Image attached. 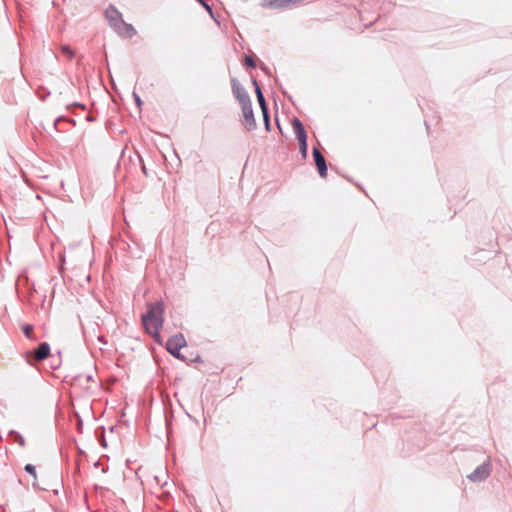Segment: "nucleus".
<instances>
[{
	"label": "nucleus",
	"instance_id": "f257e3e1",
	"mask_svg": "<svg viewBox=\"0 0 512 512\" xmlns=\"http://www.w3.org/2000/svg\"><path fill=\"white\" fill-rule=\"evenodd\" d=\"M164 307L162 302L149 303L147 305V311L142 315L141 320L145 327V330L154 336L156 341H159L160 337L159 330L163 326L164 318Z\"/></svg>",
	"mask_w": 512,
	"mask_h": 512
},
{
	"label": "nucleus",
	"instance_id": "f03ea898",
	"mask_svg": "<svg viewBox=\"0 0 512 512\" xmlns=\"http://www.w3.org/2000/svg\"><path fill=\"white\" fill-rule=\"evenodd\" d=\"M187 345L186 339L182 333L171 336L166 342V350L175 358L185 360L180 350Z\"/></svg>",
	"mask_w": 512,
	"mask_h": 512
},
{
	"label": "nucleus",
	"instance_id": "7ed1b4c3",
	"mask_svg": "<svg viewBox=\"0 0 512 512\" xmlns=\"http://www.w3.org/2000/svg\"><path fill=\"white\" fill-rule=\"evenodd\" d=\"M50 355V345L42 342L35 350H29L25 353L26 361L29 365H33L34 361L40 362Z\"/></svg>",
	"mask_w": 512,
	"mask_h": 512
},
{
	"label": "nucleus",
	"instance_id": "20e7f679",
	"mask_svg": "<svg viewBox=\"0 0 512 512\" xmlns=\"http://www.w3.org/2000/svg\"><path fill=\"white\" fill-rule=\"evenodd\" d=\"M492 471V463L490 458L484 461L481 465L476 467L472 473L467 475V478L471 482H482L486 480Z\"/></svg>",
	"mask_w": 512,
	"mask_h": 512
},
{
	"label": "nucleus",
	"instance_id": "39448f33",
	"mask_svg": "<svg viewBox=\"0 0 512 512\" xmlns=\"http://www.w3.org/2000/svg\"><path fill=\"white\" fill-rule=\"evenodd\" d=\"M105 16L108 20V23L110 27L116 31L117 28H119L120 24L123 21L121 12L114 6L109 5L107 9L105 10Z\"/></svg>",
	"mask_w": 512,
	"mask_h": 512
},
{
	"label": "nucleus",
	"instance_id": "423d86ee",
	"mask_svg": "<svg viewBox=\"0 0 512 512\" xmlns=\"http://www.w3.org/2000/svg\"><path fill=\"white\" fill-rule=\"evenodd\" d=\"M243 118L245 120V127L248 131H252L256 128V120L254 118V112L252 108V102L241 105Z\"/></svg>",
	"mask_w": 512,
	"mask_h": 512
},
{
	"label": "nucleus",
	"instance_id": "0eeeda50",
	"mask_svg": "<svg viewBox=\"0 0 512 512\" xmlns=\"http://www.w3.org/2000/svg\"><path fill=\"white\" fill-rule=\"evenodd\" d=\"M232 84V92L234 96L239 101L240 105H243L245 103H248L251 101V98L248 94V92L245 90V88L239 83V81L236 78H233L231 80Z\"/></svg>",
	"mask_w": 512,
	"mask_h": 512
},
{
	"label": "nucleus",
	"instance_id": "6e6552de",
	"mask_svg": "<svg viewBox=\"0 0 512 512\" xmlns=\"http://www.w3.org/2000/svg\"><path fill=\"white\" fill-rule=\"evenodd\" d=\"M312 154H313V158L315 161V165L318 169L319 175L322 178L326 177L327 176V164H326V160H325L324 156L322 155L320 150L316 147L313 148Z\"/></svg>",
	"mask_w": 512,
	"mask_h": 512
},
{
	"label": "nucleus",
	"instance_id": "1a4fd4ad",
	"mask_svg": "<svg viewBox=\"0 0 512 512\" xmlns=\"http://www.w3.org/2000/svg\"><path fill=\"white\" fill-rule=\"evenodd\" d=\"M257 100L263 114L265 127L268 131H270L269 110L261 88H257Z\"/></svg>",
	"mask_w": 512,
	"mask_h": 512
},
{
	"label": "nucleus",
	"instance_id": "9d476101",
	"mask_svg": "<svg viewBox=\"0 0 512 512\" xmlns=\"http://www.w3.org/2000/svg\"><path fill=\"white\" fill-rule=\"evenodd\" d=\"M292 126L296 134L298 142H304L307 140V133L305 131L303 123L296 117L292 119Z\"/></svg>",
	"mask_w": 512,
	"mask_h": 512
},
{
	"label": "nucleus",
	"instance_id": "9b49d317",
	"mask_svg": "<svg viewBox=\"0 0 512 512\" xmlns=\"http://www.w3.org/2000/svg\"><path fill=\"white\" fill-rule=\"evenodd\" d=\"M115 32L123 38H132L136 34L135 28L131 24L126 23L124 20Z\"/></svg>",
	"mask_w": 512,
	"mask_h": 512
},
{
	"label": "nucleus",
	"instance_id": "f8f14e48",
	"mask_svg": "<svg viewBox=\"0 0 512 512\" xmlns=\"http://www.w3.org/2000/svg\"><path fill=\"white\" fill-rule=\"evenodd\" d=\"M291 1L292 0H268L265 5L272 8H284L288 6Z\"/></svg>",
	"mask_w": 512,
	"mask_h": 512
},
{
	"label": "nucleus",
	"instance_id": "ddd939ff",
	"mask_svg": "<svg viewBox=\"0 0 512 512\" xmlns=\"http://www.w3.org/2000/svg\"><path fill=\"white\" fill-rule=\"evenodd\" d=\"M9 434L13 437L14 441L17 442L20 446H25V439L19 432L11 430Z\"/></svg>",
	"mask_w": 512,
	"mask_h": 512
},
{
	"label": "nucleus",
	"instance_id": "4468645a",
	"mask_svg": "<svg viewBox=\"0 0 512 512\" xmlns=\"http://www.w3.org/2000/svg\"><path fill=\"white\" fill-rule=\"evenodd\" d=\"M61 52L66 55L69 59H72L75 56V52L68 45H62L60 47Z\"/></svg>",
	"mask_w": 512,
	"mask_h": 512
},
{
	"label": "nucleus",
	"instance_id": "2eb2a0df",
	"mask_svg": "<svg viewBox=\"0 0 512 512\" xmlns=\"http://www.w3.org/2000/svg\"><path fill=\"white\" fill-rule=\"evenodd\" d=\"M298 143H299L300 154H301L303 159H306L307 158V153H308L307 140L304 141V142L302 141V142H298Z\"/></svg>",
	"mask_w": 512,
	"mask_h": 512
},
{
	"label": "nucleus",
	"instance_id": "dca6fc26",
	"mask_svg": "<svg viewBox=\"0 0 512 512\" xmlns=\"http://www.w3.org/2000/svg\"><path fill=\"white\" fill-rule=\"evenodd\" d=\"M24 470L29 473L31 476H33L34 478H36V468L34 465L32 464H26L25 467H24Z\"/></svg>",
	"mask_w": 512,
	"mask_h": 512
},
{
	"label": "nucleus",
	"instance_id": "f3484780",
	"mask_svg": "<svg viewBox=\"0 0 512 512\" xmlns=\"http://www.w3.org/2000/svg\"><path fill=\"white\" fill-rule=\"evenodd\" d=\"M32 331H33V326L32 325H25L23 327V333L24 335L28 338V339H32Z\"/></svg>",
	"mask_w": 512,
	"mask_h": 512
},
{
	"label": "nucleus",
	"instance_id": "a211bd4d",
	"mask_svg": "<svg viewBox=\"0 0 512 512\" xmlns=\"http://www.w3.org/2000/svg\"><path fill=\"white\" fill-rule=\"evenodd\" d=\"M197 1L207 10L211 17H214L212 7L209 4H207L204 0Z\"/></svg>",
	"mask_w": 512,
	"mask_h": 512
},
{
	"label": "nucleus",
	"instance_id": "6ab92c4d",
	"mask_svg": "<svg viewBox=\"0 0 512 512\" xmlns=\"http://www.w3.org/2000/svg\"><path fill=\"white\" fill-rule=\"evenodd\" d=\"M245 64L250 68L256 67V62L251 56H245Z\"/></svg>",
	"mask_w": 512,
	"mask_h": 512
},
{
	"label": "nucleus",
	"instance_id": "aec40b11",
	"mask_svg": "<svg viewBox=\"0 0 512 512\" xmlns=\"http://www.w3.org/2000/svg\"><path fill=\"white\" fill-rule=\"evenodd\" d=\"M133 98H134L137 106L140 108L142 106V104H143L140 96L136 92H133Z\"/></svg>",
	"mask_w": 512,
	"mask_h": 512
},
{
	"label": "nucleus",
	"instance_id": "412c9836",
	"mask_svg": "<svg viewBox=\"0 0 512 512\" xmlns=\"http://www.w3.org/2000/svg\"><path fill=\"white\" fill-rule=\"evenodd\" d=\"M252 82H253V86L255 87V92L257 93V88H260L258 85V82L255 79H253Z\"/></svg>",
	"mask_w": 512,
	"mask_h": 512
},
{
	"label": "nucleus",
	"instance_id": "4be33fe9",
	"mask_svg": "<svg viewBox=\"0 0 512 512\" xmlns=\"http://www.w3.org/2000/svg\"><path fill=\"white\" fill-rule=\"evenodd\" d=\"M86 379H87V381H92L93 377H92V375H87Z\"/></svg>",
	"mask_w": 512,
	"mask_h": 512
},
{
	"label": "nucleus",
	"instance_id": "5701e85b",
	"mask_svg": "<svg viewBox=\"0 0 512 512\" xmlns=\"http://www.w3.org/2000/svg\"><path fill=\"white\" fill-rule=\"evenodd\" d=\"M75 105L80 106L83 109L85 108V105H82V104H79V103H76Z\"/></svg>",
	"mask_w": 512,
	"mask_h": 512
},
{
	"label": "nucleus",
	"instance_id": "b1692460",
	"mask_svg": "<svg viewBox=\"0 0 512 512\" xmlns=\"http://www.w3.org/2000/svg\"><path fill=\"white\" fill-rule=\"evenodd\" d=\"M59 120H60V118H58L57 120H55V122H54V127H56V126H57V123H58V121H59Z\"/></svg>",
	"mask_w": 512,
	"mask_h": 512
},
{
	"label": "nucleus",
	"instance_id": "393cba45",
	"mask_svg": "<svg viewBox=\"0 0 512 512\" xmlns=\"http://www.w3.org/2000/svg\"><path fill=\"white\" fill-rule=\"evenodd\" d=\"M82 426V420L79 419V422H78V427H81Z\"/></svg>",
	"mask_w": 512,
	"mask_h": 512
}]
</instances>
